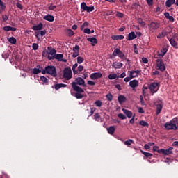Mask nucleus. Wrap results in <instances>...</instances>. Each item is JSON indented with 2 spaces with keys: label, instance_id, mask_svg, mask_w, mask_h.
Here are the masks:
<instances>
[{
  "label": "nucleus",
  "instance_id": "f257e3e1",
  "mask_svg": "<svg viewBox=\"0 0 178 178\" xmlns=\"http://www.w3.org/2000/svg\"><path fill=\"white\" fill-rule=\"evenodd\" d=\"M71 86L75 92H84V90H83V88H81L79 86H83V87H86V81L81 77L76 78L75 81L72 82L71 83Z\"/></svg>",
  "mask_w": 178,
  "mask_h": 178
},
{
  "label": "nucleus",
  "instance_id": "f03ea898",
  "mask_svg": "<svg viewBox=\"0 0 178 178\" xmlns=\"http://www.w3.org/2000/svg\"><path fill=\"white\" fill-rule=\"evenodd\" d=\"M42 74H49L52 77H56L58 74L56 73V67L53 65H48L44 69L42 70Z\"/></svg>",
  "mask_w": 178,
  "mask_h": 178
},
{
  "label": "nucleus",
  "instance_id": "7ed1b4c3",
  "mask_svg": "<svg viewBox=\"0 0 178 178\" xmlns=\"http://www.w3.org/2000/svg\"><path fill=\"white\" fill-rule=\"evenodd\" d=\"M177 119L174 118L171 121L165 124L164 127L166 130H177Z\"/></svg>",
  "mask_w": 178,
  "mask_h": 178
},
{
  "label": "nucleus",
  "instance_id": "20e7f679",
  "mask_svg": "<svg viewBox=\"0 0 178 178\" xmlns=\"http://www.w3.org/2000/svg\"><path fill=\"white\" fill-rule=\"evenodd\" d=\"M54 59H56L58 62H64V63L67 62V60L63 59V54H56L53 56H49V60H54Z\"/></svg>",
  "mask_w": 178,
  "mask_h": 178
},
{
  "label": "nucleus",
  "instance_id": "39448f33",
  "mask_svg": "<svg viewBox=\"0 0 178 178\" xmlns=\"http://www.w3.org/2000/svg\"><path fill=\"white\" fill-rule=\"evenodd\" d=\"M63 77L65 80H70L73 76L72 69L70 67H65L63 70Z\"/></svg>",
  "mask_w": 178,
  "mask_h": 178
},
{
  "label": "nucleus",
  "instance_id": "423d86ee",
  "mask_svg": "<svg viewBox=\"0 0 178 178\" xmlns=\"http://www.w3.org/2000/svg\"><path fill=\"white\" fill-rule=\"evenodd\" d=\"M113 56H119L120 59H122V60H126L127 58H126V56H124V54L120 51L119 49H115L114 51L113 52Z\"/></svg>",
  "mask_w": 178,
  "mask_h": 178
},
{
  "label": "nucleus",
  "instance_id": "0eeeda50",
  "mask_svg": "<svg viewBox=\"0 0 178 178\" xmlns=\"http://www.w3.org/2000/svg\"><path fill=\"white\" fill-rule=\"evenodd\" d=\"M158 154H163V155H170L173 154V147H170L168 149H161L158 150Z\"/></svg>",
  "mask_w": 178,
  "mask_h": 178
},
{
  "label": "nucleus",
  "instance_id": "6e6552de",
  "mask_svg": "<svg viewBox=\"0 0 178 178\" xmlns=\"http://www.w3.org/2000/svg\"><path fill=\"white\" fill-rule=\"evenodd\" d=\"M76 69H77V70ZM83 70H84V67L83 65H79L77 63L72 65V71L74 74H77L79 72H83Z\"/></svg>",
  "mask_w": 178,
  "mask_h": 178
},
{
  "label": "nucleus",
  "instance_id": "1a4fd4ad",
  "mask_svg": "<svg viewBox=\"0 0 178 178\" xmlns=\"http://www.w3.org/2000/svg\"><path fill=\"white\" fill-rule=\"evenodd\" d=\"M149 30H150V31H155V30H158V29H159V27H161V24L158 23V22H151L149 25Z\"/></svg>",
  "mask_w": 178,
  "mask_h": 178
},
{
  "label": "nucleus",
  "instance_id": "9d476101",
  "mask_svg": "<svg viewBox=\"0 0 178 178\" xmlns=\"http://www.w3.org/2000/svg\"><path fill=\"white\" fill-rule=\"evenodd\" d=\"M149 88L152 94H155L159 90V85L158 83H152L149 86Z\"/></svg>",
  "mask_w": 178,
  "mask_h": 178
},
{
  "label": "nucleus",
  "instance_id": "9b49d317",
  "mask_svg": "<svg viewBox=\"0 0 178 178\" xmlns=\"http://www.w3.org/2000/svg\"><path fill=\"white\" fill-rule=\"evenodd\" d=\"M156 66L158 67V70L161 72H165V70H166V67H165V64H163V61H162V60H156Z\"/></svg>",
  "mask_w": 178,
  "mask_h": 178
},
{
  "label": "nucleus",
  "instance_id": "f8f14e48",
  "mask_svg": "<svg viewBox=\"0 0 178 178\" xmlns=\"http://www.w3.org/2000/svg\"><path fill=\"white\" fill-rule=\"evenodd\" d=\"M102 77V74L101 72H94L90 75V79L91 80H97Z\"/></svg>",
  "mask_w": 178,
  "mask_h": 178
},
{
  "label": "nucleus",
  "instance_id": "ddd939ff",
  "mask_svg": "<svg viewBox=\"0 0 178 178\" xmlns=\"http://www.w3.org/2000/svg\"><path fill=\"white\" fill-rule=\"evenodd\" d=\"M138 74H141L140 70H132L129 71V76L131 79H136V77H138Z\"/></svg>",
  "mask_w": 178,
  "mask_h": 178
},
{
  "label": "nucleus",
  "instance_id": "4468645a",
  "mask_svg": "<svg viewBox=\"0 0 178 178\" xmlns=\"http://www.w3.org/2000/svg\"><path fill=\"white\" fill-rule=\"evenodd\" d=\"M168 40L173 48H175V49H178V44L176 40H175V36H173L172 38H168Z\"/></svg>",
  "mask_w": 178,
  "mask_h": 178
},
{
  "label": "nucleus",
  "instance_id": "2eb2a0df",
  "mask_svg": "<svg viewBox=\"0 0 178 178\" xmlns=\"http://www.w3.org/2000/svg\"><path fill=\"white\" fill-rule=\"evenodd\" d=\"M129 86L133 91H136V88L138 87V81L137 80H132L129 82Z\"/></svg>",
  "mask_w": 178,
  "mask_h": 178
},
{
  "label": "nucleus",
  "instance_id": "dca6fc26",
  "mask_svg": "<svg viewBox=\"0 0 178 178\" xmlns=\"http://www.w3.org/2000/svg\"><path fill=\"white\" fill-rule=\"evenodd\" d=\"M48 59H49V56H54L56 54V50L55 49H52L51 47H48Z\"/></svg>",
  "mask_w": 178,
  "mask_h": 178
},
{
  "label": "nucleus",
  "instance_id": "f3484780",
  "mask_svg": "<svg viewBox=\"0 0 178 178\" xmlns=\"http://www.w3.org/2000/svg\"><path fill=\"white\" fill-rule=\"evenodd\" d=\"M44 20H47V22H54L55 20V17H54L53 15H51L49 14L45 15L43 17Z\"/></svg>",
  "mask_w": 178,
  "mask_h": 178
},
{
  "label": "nucleus",
  "instance_id": "a211bd4d",
  "mask_svg": "<svg viewBox=\"0 0 178 178\" xmlns=\"http://www.w3.org/2000/svg\"><path fill=\"white\" fill-rule=\"evenodd\" d=\"M42 27H44V24H42V23H40L38 25L33 26L32 29L35 31H38V30H42Z\"/></svg>",
  "mask_w": 178,
  "mask_h": 178
},
{
  "label": "nucleus",
  "instance_id": "6ab92c4d",
  "mask_svg": "<svg viewBox=\"0 0 178 178\" xmlns=\"http://www.w3.org/2000/svg\"><path fill=\"white\" fill-rule=\"evenodd\" d=\"M122 112L127 116V118H130L133 117V113L126 108H122Z\"/></svg>",
  "mask_w": 178,
  "mask_h": 178
},
{
  "label": "nucleus",
  "instance_id": "aec40b11",
  "mask_svg": "<svg viewBox=\"0 0 178 178\" xmlns=\"http://www.w3.org/2000/svg\"><path fill=\"white\" fill-rule=\"evenodd\" d=\"M115 130H116V128H115L114 126H111L107 128V131L108 134H111V136H113V134H115Z\"/></svg>",
  "mask_w": 178,
  "mask_h": 178
},
{
  "label": "nucleus",
  "instance_id": "412c9836",
  "mask_svg": "<svg viewBox=\"0 0 178 178\" xmlns=\"http://www.w3.org/2000/svg\"><path fill=\"white\" fill-rule=\"evenodd\" d=\"M135 38H137V35H136V33L134 32H131L128 34L127 41H131V40H135Z\"/></svg>",
  "mask_w": 178,
  "mask_h": 178
},
{
  "label": "nucleus",
  "instance_id": "4be33fe9",
  "mask_svg": "<svg viewBox=\"0 0 178 178\" xmlns=\"http://www.w3.org/2000/svg\"><path fill=\"white\" fill-rule=\"evenodd\" d=\"M112 66L114 67V69H121V67L123 66V63L115 62L113 63Z\"/></svg>",
  "mask_w": 178,
  "mask_h": 178
},
{
  "label": "nucleus",
  "instance_id": "5701e85b",
  "mask_svg": "<svg viewBox=\"0 0 178 178\" xmlns=\"http://www.w3.org/2000/svg\"><path fill=\"white\" fill-rule=\"evenodd\" d=\"M126 99H127L126 97H124V95H120L118 97L119 104H124V102H126Z\"/></svg>",
  "mask_w": 178,
  "mask_h": 178
},
{
  "label": "nucleus",
  "instance_id": "b1692460",
  "mask_svg": "<svg viewBox=\"0 0 178 178\" xmlns=\"http://www.w3.org/2000/svg\"><path fill=\"white\" fill-rule=\"evenodd\" d=\"M88 41H89V42H91V44L92 45V47H94V45H95V44H97L98 41L97 40V38H87Z\"/></svg>",
  "mask_w": 178,
  "mask_h": 178
},
{
  "label": "nucleus",
  "instance_id": "393cba45",
  "mask_svg": "<svg viewBox=\"0 0 178 178\" xmlns=\"http://www.w3.org/2000/svg\"><path fill=\"white\" fill-rule=\"evenodd\" d=\"M3 31H16V28L7 26L3 27Z\"/></svg>",
  "mask_w": 178,
  "mask_h": 178
},
{
  "label": "nucleus",
  "instance_id": "a878e982",
  "mask_svg": "<svg viewBox=\"0 0 178 178\" xmlns=\"http://www.w3.org/2000/svg\"><path fill=\"white\" fill-rule=\"evenodd\" d=\"M112 40H113L114 41H118V40H124V36L123 35H113L111 36Z\"/></svg>",
  "mask_w": 178,
  "mask_h": 178
},
{
  "label": "nucleus",
  "instance_id": "bb28decb",
  "mask_svg": "<svg viewBox=\"0 0 178 178\" xmlns=\"http://www.w3.org/2000/svg\"><path fill=\"white\" fill-rule=\"evenodd\" d=\"M83 92H76L75 93V97L76 99H82V98H83L84 96L82 95Z\"/></svg>",
  "mask_w": 178,
  "mask_h": 178
},
{
  "label": "nucleus",
  "instance_id": "cd10ccee",
  "mask_svg": "<svg viewBox=\"0 0 178 178\" xmlns=\"http://www.w3.org/2000/svg\"><path fill=\"white\" fill-rule=\"evenodd\" d=\"M175 0H167L165 2V6L167 8H170L173 3H175Z\"/></svg>",
  "mask_w": 178,
  "mask_h": 178
},
{
  "label": "nucleus",
  "instance_id": "c85d7f7f",
  "mask_svg": "<svg viewBox=\"0 0 178 178\" xmlns=\"http://www.w3.org/2000/svg\"><path fill=\"white\" fill-rule=\"evenodd\" d=\"M124 145H127V147H130L131 144H134V140L132 139H128L127 140L124 142Z\"/></svg>",
  "mask_w": 178,
  "mask_h": 178
},
{
  "label": "nucleus",
  "instance_id": "c756f323",
  "mask_svg": "<svg viewBox=\"0 0 178 178\" xmlns=\"http://www.w3.org/2000/svg\"><path fill=\"white\" fill-rule=\"evenodd\" d=\"M6 6H5V3H3V1L2 0H0V13H2L3 10H5Z\"/></svg>",
  "mask_w": 178,
  "mask_h": 178
},
{
  "label": "nucleus",
  "instance_id": "7c9ffc66",
  "mask_svg": "<svg viewBox=\"0 0 178 178\" xmlns=\"http://www.w3.org/2000/svg\"><path fill=\"white\" fill-rule=\"evenodd\" d=\"M62 87H66V85L63 83H57L54 85V88L56 90H59L60 88H62Z\"/></svg>",
  "mask_w": 178,
  "mask_h": 178
},
{
  "label": "nucleus",
  "instance_id": "2f4dec72",
  "mask_svg": "<svg viewBox=\"0 0 178 178\" xmlns=\"http://www.w3.org/2000/svg\"><path fill=\"white\" fill-rule=\"evenodd\" d=\"M139 124L140 126H143V127H149V124H148V122H145L144 120H140L139 122Z\"/></svg>",
  "mask_w": 178,
  "mask_h": 178
},
{
  "label": "nucleus",
  "instance_id": "473e14b6",
  "mask_svg": "<svg viewBox=\"0 0 178 178\" xmlns=\"http://www.w3.org/2000/svg\"><path fill=\"white\" fill-rule=\"evenodd\" d=\"M66 33L68 37H73V35H74V32H73L72 29H67Z\"/></svg>",
  "mask_w": 178,
  "mask_h": 178
},
{
  "label": "nucleus",
  "instance_id": "72a5a7b5",
  "mask_svg": "<svg viewBox=\"0 0 178 178\" xmlns=\"http://www.w3.org/2000/svg\"><path fill=\"white\" fill-rule=\"evenodd\" d=\"M162 111V104L156 105V115H159Z\"/></svg>",
  "mask_w": 178,
  "mask_h": 178
},
{
  "label": "nucleus",
  "instance_id": "f704fd0d",
  "mask_svg": "<svg viewBox=\"0 0 178 178\" xmlns=\"http://www.w3.org/2000/svg\"><path fill=\"white\" fill-rule=\"evenodd\" d=\"M108 78L109 79V80H115V79H118V74H110L108 76Z\"/></svg>",
  "mask_w": 178,
  "mask_h": 178
},
{
  "label": "nucleus",
  "instance_id": "c9c22d12",
  "mask_svg": "<svg viewBox=\"0 0 178 178\" xmlns=\"http://www.w3.org/2000/svg\"><path fill=\"white\" fill-rule=\"evenodd\" d=\"M140 152H141V154L145 155V156H146V158H151V156H152V154H151L149 152H146L143 150H140Z\"/></svg>",
  "mask_w": 178,
  "mask_h": 178
},
{
  "label": "nucleus",
  "instance_id": "e433bc0d",
  "mask_svg": "<svg viewBox=\"0 0 178 178\" xmlns=\"http://www.w3.org/2000/svg\"><path fill=\"white\" fill-rule=\"evenodd\" d=\"M8 42L10 44H13V45H16V38H15L14 37H11L8 39Z\"/></svg>",
  "mask_w": 178,
  "mask_h": 178
},
{
  "label": "nucleus",
  "instance_id": "4c0bfd02",
  "mask_svg": "<svg viewBox=\"0 0 178 178\" xmlns=\"http://www.w3.org/2000/svg\"><path fill=\"white\" fill-rule=\"evenodd\" d=\"M40 80L42 83H44V84H48V82L49 81L48 79L44 76H40Z\"/></svg>",
  "mask_w": 178,
  "mask_h": 178
},
{
  "label": "nucleus",
  "instance_id": "58836bf2",
  "mask_svg": "<svg viewBox=\"0 0 178 178\" xmlns=\"http://www.w3.org/2000/svg\"><path fill=\"white\" fill-rule=\"evenodd\" d=\"M38 73H42V70H40L38 68H34L33 70V74H38Z\"/></svg>",
  "mask_w": 178,
  "mask_h": 178
},
{
  "label": "nucleus",
  "instance_id": "ea45409f",
  "mask_svg": "<svg viewBox=\"0 0 178 178\" xmlns=\"http://www.w3.org/2000/svg\"><path fill=\"white\" fill-rule=\"evenodd\" d=\"M138 24H140L142 27H144V26H145V22H144V21H143V19H141V18H138Z\"/></svg>",
  "mask_w": 178,
  "mask_h": 178
},
{
  "label": "nucleus",
  "instance_id": "a19ab883",
  "mask_svg": "<svg viewBox=\"0 0 178 178\" xmlns=\"http://www.w3.org/2000/svg\"><path fill=\"white\" fill-rule=\"evenodd\" d=\"M95 105L97 106V108H101V106H102V102H101V100H97L95 102Z\"/></svg>",
  "mask_w": 178,
  "mask_h": 178
},
{
  "label": "nucleus",
  "instance_id": "79ce46f5",
  "mask_svg": "<svg viewBox=\"0 0 178 178\" xmlns=\"http://www.w3.org/2000/svg\"><path fill=\"white\" fill-rule=\"evenodd\" d=\"M106 98L107 99V101H112V99H113V96L112 95V94L108 93L106 95Z\"/></svg>",
  "mask_w": 178,
  "mask_h": 178
},
{
  "label": "nucleus",
  "instance_id": "37998d69",
  "mask_svg": "<svg viewBox=\"0 0 178 178\" xmlns=\"http://www.w3.org/2000/svg\"><path fill=\"white\" fill-rule=\"evenodd\" d=\"M94 119L96 122H99V119H101V115H99V113H95Z\"/></svg>",
  "mask_w": 178,
  "mask_h": 178
},
{
  "label": "nucleus",
  "instance_id": "c03bdc74",
  "mask_svg": "<svg viewBox=\"0 0 178 178\" xmlns=\"http://www.w3.org/2000/svg\"><path fill=\"white\" fill-rule=\"evenodd\" d=\"M83 62H84V58L81 57V56H78L77 57V63H79V65L83 63Z\"/></svg>",
  "mask_w": 178,
  "mask_h": 178
},
{
  "label": "nucleus",
  "instance_id": "a18cd8bd",
  "mask_svg": "<svg viewBox=\"0 0 178 178\" xmlns=\"http://www.w3.org/2000/svg\"><path fill=\"white\" fill-rule=\"evenodd\" d=\"M94 10V6H87L85 10L86 12H92Z\"/></svg>",
  "mask_w": 178,
  "mask_h": 178
},
{
  "label": "nucleus",
  "instance_id": "49530a36",
  "mask_svg": "<svg viewBox=\"0 0 178 178\" xmlns=\"http://www.w3.org/2000/svg\"><path fill=\"white\" fill-rule=\"evenodd\" d=\"M165 35H166V33L165 32H161V33H159L157 35V38H163V37H165Z\"/></svg>",
  "mask_w": 178,
  "mask_h": 178
},
{
  "label": "nucleus",
  "instance_id": "de8ad7c7",
  "mask_svg": "<svg viewBox=\"0 0 178 178\" xmlns=\"http://www.w3.org/2000/svg\"><path fill=\"white\" fill-rule=\"evenodd\" d=\"M81 9H83V10H86V9H87V4H86V3L84 2L81 3Z\"/></svg>",
  "mask_w": 178,
  "mask_h": 178
},
{
  "label": "nucleus",
  "instance_id": "09e8293b",
  "mask_svg": "<svg viewBox=\"0 0 178 178\" xmlns=\"http://www.w3.org/2000/svg\"><path fill=\"white\" fill-rule=\"evenodd\" d=\"M32 48H33V51H37V49H38V44L33 43L32 45Z\"/></svg>",
  "mask_w": 178,
  "mask_h": 178
},
{
  "label": "nucleus",
  "instance_id": "8fccbe9b",
  "mask_svg": "<svg viewBox=\"0 0 178 178\" xmlns=\"http://www.w3.org/2000/svg\"><path fill=\"white\" fill-rule=\"evenodd\" d=\"M79 56V51H74L73 54H72V58H77Z\"/></svg>",
  "mask_w": 178,
  "mask_h": 178
},
{
  "label": "nucleus",
  "instance_id": "3c124183",
  "mask_svg": "<svg viewBox=\"0 0 178 178\" xmlns=\"http://www.w3.org/2000/svg\"><path fill=\"white\" fill-rule=\"evenodd\" d=\"M83 33H85V34H91V31L90 29L86 28L83 30Z\"/></svg>",
  "mask_w": 178,
  "mask_h": 178
},
{
  "label": "nucleus",
  "instance_id": "603ef678",
  "mask_svg": "<svg viewBox=\"0 0 178 178\" xmlns=\"http://www.w3.org/2000/svg\"><path fill=\"white\" fill-rule=\"evenodd\" d=\"M126 77V72H122L120 76H118V79H124Z\"/></svg>",
  "mask_w": 178,
  "mask_h": 178
},
{
  "label": "nucleus",
  "instance_id": "864d4df0",
  "mask_svg": "<svg viewBox=\"0 0 178 178\" xmlns=\"http://www.w3.org/2000/svg\"><path fill=\"white\" fill-rule=\"evenodd\" d=\"M118 117L120 118V119H122V120H124L126 119V116L124 115H123L122 113H120L118 115Z\"/></svg>",
  "mask_w": 178,
  "mask_h": 178
},
{
  "label": "nucleus",
  "instance_id": "5fc2aeb1",
  "mask_svg": "<svg viewBox=\"0 0 178 178\" xmlns=\"http://www.w3.org/2000/svg\"><path fill=\"white\" fill-rule=\"evenodd\" d=\"M84 27H88V22H86L83 24V25L81 26V30H83Z\"/></svg>",
  "mask_w": 178,
  "mask_h": 178
},
{
  "label": "nucleus",
  "instance_id": "6e6d98bb",
  "mask_svg": "<svg viewBox=\"0 0 178 178\" xmlns=\"http://www.w3.org/2000/svg\"><path fill=\"white\" fill-rule=\"evenodd\" d=\"M116 16L118 17H123V16H124V15H123V13H120V12H119V11H117L116 12Z\"/></svg>",
  "mask_w": 178,
  "mask_h": 178
},
{
  "label": "nucleus",
  "instance_id": "4d7b16f0",
  "mask_svg": "<svg viewBox=\"0 0 178 178\" xmlns=\"http://www.w3.org/2000/svg\"><path fill=\"white\" fill-rule=\"evenodd\" d=\"M56 9V6L50 5L49 6V10H55Z\"/></svg>",
  "mask_w": 178,
  "mask_h": 178
},
{
  "label": "nucleus",
  "instance_id": "13d9d810",
  "mask_svg": "<svg viewBox=\"0 0 178 178\" xmlns=\"http://www.w3.org/2000/svg\"><path fill=\"white\" fill-rule=\"evenodd\" d=\"M131 76H127L126 78L124 79V81H125V83H129V81H130V80H131Z\"/></svg>",
  "mask_w": 178,
  "mask_h": 178
},
{
  "label": "nucleus",
  "instance_id": "bf43d9fd",
  "mask_svg": "<svg viewBox=\"0 0 178 178\" xmlns=\"http://www.w3.org/2000/svg\"><path fill=\"white\" fill-rule=\"evenodd\" d=\"M8 56H9V54H8V53L2 54V58H3L4 59H8Z\"/></svg>",
  "mask_w": 178,
  "mask_h": 178
},
{
  "label": "nucleus",
  "instance_id": "052dcab7",
  "mask_svg": "<svg viewBox=\"0 0 178 178\" xmlns=\"http://www.w3.org/2000/svg\"><path fill=\"white\" fill-rule=\"evenodd\" d=\"M140 104L142 105H145V103L144 102V97H143V95L140 96Z\"/></svg>",
  "mask_w": 178,
  "mask_h": 178
},
{
  "label": "nucleus",
  "instance_id": "680f3d73",
  "mask_svg": "<svg viewBox=\"0 0 178 178\" xmlns=\"http://www.w3.org/2000/svg\"><path fill=\"white\" fill-rule=\"evenodd\" d=\"M96 111V108L92 107L90 108V116H92V115H94V112Z\"/></svg>",
  "mask_w": 178,
  "mask_h": 178
},
{
  "label": "nucleus",
  "instance_id": "e2e57ef3",
  "mask_svg": "<svg viewBox=\"0 0 178 178\" xmlns=\"http://www.w3.org/2000/svg\"><path fill=\"white\" fill-rule=\"evenodd\" d=\"M87 84H88V86H95V82L92 81H88Z\"/></svg>",
  "mask_w": 178,
  "mask_h": 178
},
{
  "label": "nucleus",
  "instance_id": "0e129e2a",
  "mask_svg": "<svg viewBox=\"0 0 178 178\" xmlns=\"http://www.w3.org/2000/svg\"><path fill=\"white\" fill-rule=\"evenodd\" d=\"M138 112L139 113H144V109H143V108H141V107H139V108H138Z\"/></svg>",
  "mask_w": 178,
  "mask_h": 178
},
{
  "label": "nucleus",
  "instance_id": "69168bd1",
  "mask_svg": "<svg viewBox=\"0 0 178 178\" xmlns=\"http://www.w3.org/2000/svg\"><path fill=\"white\" fill-rule=\"evenodd\" d=\"M142 62L143 63H148V59L147 58H142Z\"/></svg>",
  "mask_w": 178,
  "mask_h": 178
},
{
  "label": "nucleus",
  "instance_id": "338daca9",
  "mask_svg": "<svg viewBox=\"0 0 178 178\" xmlns=\"http://www.w3.org/2000/svg\"><path fill=\"white\" fill-rule=\"evenodd\" d=\"M148 5L151 6L154 3L153 0H146Z\"/></svg>",
  "mask_w": 178,
  "mask_h": 178
},
{
  "label": "nucleus",
  "instance_id": "774afa93",
  "mask_svg": "<svg viewBox=\"0 0 178 178\" xmlns=\"http://www.w3.org/2000/svg\"><path fill=\"white\" fill-rule=\"evenodd\" d=\"M42 56H45V57L47 56V58H48V51H44L42 52Z\"/></svg>",
  "mask_w": 178,
  "mask_h": 178
}]
</instances>
